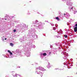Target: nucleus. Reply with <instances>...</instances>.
<instances>
[{
    "label": "nucleus",
    "instance_id": "9b49d317",
    "mask_svg": "<svg viewBox=\"0 0 77 77\" xmlns=\"http://www.w3.org/2000/svg\"><path fill=\"white\" fill-rule=\"evenodd\" d=\"M20 41L21 42H22L24 41V40H22V39H20Z\"/></svg>",
    "mask_w": 77,
    "mask_h": 77
},
{
    "label": "nucleus",
    "instance_id": "2eb2a0df",
    "mask_svg": "<svg viewBox=\"0 0 77 77\" xmlns=\"http://www.w3.org/2000/svg\"><path fill=\"white\" fill-rule=\"evenodd\" d=\"M13 76H15V77L17 76V74H16L15 75H13Z\"/></svg>",
    "mask_w": 77,
    "mask_h": 77
},
{
    "label": "nucleus",
    "instance_id": "aec40b11",
    "mask_svg": "<svg viewBox=\"0 0 77 77\" xmlns=\"http://www.w3.org/2000/svg\"><path fill=\"white\" fill-rule=\"evenodd\" d=\"M51 26H54V24H51Z\"/></svg>",
    "mask_w": 77,
    "mask_h": 77
},
{
    "label": "nucleus",
    "instance_id": "c756f323",
    "mask_svg": "<svg viewBox=\"0 0 77 77\" xmlns=\"http://www.w3.org/2000/svg\"><path fill=\"white\" fill-rule=\"evenodd\" d=\"M68 1V2H69V0H68V1Z\"/></svg>",
    "mask_w": 77,
    "mask_h": 77
},
{
    "label": "nucleus",
    "instance_id": "4be33fe9",
    "mask_svg": "<svg viewBox=\"0 0 77 77\" xmlns=\"http://www.w3.org/2000/svg\"><path fill=\"white\" fill-rule=\"evenodd\" d=\"M63 1V2H66V1L65 0H62Z\"/></svg>",
    "mask_w": 77,
    "mask_h": 77
},
{
    "label": "nucleus",
    "instance_id": "393cba45",
    "mask_svg": "<svg viewBox=\"0 0 77 77\" xmlns=\"http://www.w3.org/2000/svg\"><path fill=\"white\" fill-rule=\"evenodd\" d=\"M75 26H77V23L75 25Z\"/></svg>",
    "mask_w": 77,
    "mask_h": 77
},
{
    "label": "nucleus",
    "instance_id": "cd10ccee",
    "mask_svg": "<svg viewBox=\"0 0 77 77\" xmlns=\"http://www.w3.org/2000/svg\"><path fill=\"white\" fill-rule=\"evenodd\" d=\"M2 40H3V41H4V38H2Z\"/></svg>",
    "mask_w": 77,
    "mask_h": 77
},
{
    "label": "nucleus",
    "instance_id": "f8f14e48",
    "mask_svg": "<svg viewBox=\"0 0 77 77\" xmlns=\"http://www.w3.org/2000/svg\"><path fill=\"white\" fill-rule=\"evenodd\" d=\"M56 19L58 21H59V18L58 17H57Z\"/></svg>",
    "mask_w": 77,
    "mask_h": 77
},
{
    "label": "nucleus",
    "instance_id": "1a4fd4ad",
    "mask_svg": "<svg viewBox=\"0 0 77 77\" xmlns=\"http://www.w3.org/2000/svg\"><path fill=\"white\" fill-rule=\"evenodd\" d=\"M5 18H8V17H9V16L7 14L6 15V16H5Z\"/></svg>",
    "mask_w": 77,
    "mask_h": 77
},
{
    "label": "nucleus",
    "instance_id": "423d86ee",
    "mask_svg": "<svg viewBox=\"0 0 77 77\" xmlns=\"http://www.w3.org/2000/svg\"><path fill=\"white\" fill-rule=\"evenodd\" d=\"M10 56H11V57H13V56H11V55H12V53L10 52Z\"/></svg>",
    "mask_w": 77,
    "mask_h": 77
},
{
    "label": "nucleus",
    "instance_id": "7ed1b4c3",
    "mask_svg": "<svg viewBox=\"0 0 77 77\" xmlns=\"http://www.w3.org/2000/svg\"><path fill=\"white\" fill-rule=\"evenodd\" d=\"M64 16L65 17H66L68 19L70 17V15L68 13H66V14H64Z\"/></svg>",
    "mask_w": 77,
    "mask_h": 77
},
{
    "label": "nucleus",
    "instance_id": "a878e982",
    "mask_svg": "<svg viewBox=\"0 0 77 77\" xmlns=\"http://www.w3.org/2000/svg\"><path fill=\"white\" fill-rule=\"evenodd\" d=\"M5 20H7V19L6 18H5Z\"/></svg>",
    "mask_w": 77,
    "mask_h": 77
},
{
    "label": "nucleus",
    "instance_id": "20e7f679",
    "mask_svg": "<svg viewBox=\"0 0 77 77\" xmlns=\"http://www.w3.org/2000/svg\"><path fill=\"white\" fill-rule=\"evenodd\" d=\"M26 55L27 57H29L30 56V53L29 52L28 53H26Z\"/></svg>",
    "mask_w": 77,
    "mask_h": 77
},
{
    "label": "nucleus",
    "instance_id": "ddd939ff",
    "mask_svg": "<svg viewBox=\"0 0 77 77\" xmlns=\"http://www.w3.org/2000/svg\"><path fill=\"white\" fill-rule=\"evenodd\" d=\"M10 45L11 46H13V45H14V44H12V43H10Z\"/></svg>",
    "mask_w": 77,
    "mask_h": 77
},
{
    "label": "nucleus",
    "instance_id": "bb28decb",
    "mask_svg": "<svg viewBox=\"0 0 77 77\" xmlns=\"http://www.w3.org/2000/svg\"><path fill=\"white\" fill-rule=\"evenodd\" d=\"M5 40H6V39H7L6 38H5Z\"/></svg>",
    "mask_w": 77,
    "mask_h": 77
},
{
    "label": "nucleus",
    "instance_id": "2f4dec72",
    "mask_svg": "<svg viewBox=\"0 0 77 77\" xmlns=\"http://www.w3.org/2000/svg\"><path fill=\"white\" fill-rule=\"evenodd\" d=\"M76 74H77V72L76 73Z\"/></svg>",
    "mask_w": 77,
    "mask_h": 77
},
{
    "label": "nucleus",
    "instance_id": "473e14b6",
    "mask_svg": "<svg viewBox=\"0 0 77 77\" xmlns=\"http://www.w3.org/2000/svg\"><path fill=\"white\" fill-rule=\"evenodd\" d=\"M19 68H20V67H19Z\"/></svg>",
    "mask_w": 77,
    "mask_h": 77
},
{
    "label": "nucleus",
    "instance_id": "7c9ffc66",
    "mask_svg": "<svg viewBox=\"0 0 77 77\" xmlns=\"http://www.w3.org/2000/svg\"><path fill=\"white\" fill-rule=\"evenodd\" d=\"M51 54V52H49V54Z\"/></svg>",
    "mask_w": 77,
    "mask_h": 77
},
{
    "label": "nucleus",
    "instance_id": "9d476101",
    "mask_svg": "<svg viewBox=\"0 0 77 77\" xmlns=\"http://www.w3.org/2000/svg\"><path fill=\"white\" fill-rule=\"evenodd\" d=\"M43 56H46L47 54H46V53H43Z\"/></svg>",
    "mask_w": 77,
    "mask_h": 77
},
{
    "label": "nucleus",
    "instance_id": "f03ea898",
    "mask_svg": "<svg viewBox=\"0 0 77 77\" xmlns=\"http://www.w3.org/2000/svg\"><path fill=\"white\" fill-rule=\"evenodd\" d=\"M67 5H70V6L69 7V9H70V10H72V11H73L74 12H75L74 13V14H75V12H77V11L75 10V9H74V7H72L71 6V5H72V4L71 3H69V2H67Z\"/></svg>",
    "mask_w": 77,
    "mask_h": 77
},
{
    "label": "nucleus",
    "instance_id": "f3484780",
    "mask_svg": "<svg viewBox=\"0 0 77 77\" xmlns=\"http://www.w3.org/2000/svg\"><path fill=\"white\" fill-rule=\"evenodd\" d=\"M33 48H35V45H33Z\"/></svg>",
    "mask_w": 77,
    "mask_h": 77
},
{
    "label": "nucleus",
    "instance_id": "c85d7f7f",
    "mask_svg": "<svg viewBox=\"0 0 77 77\" xmlns=\"http://www.w3.org/2000/svg\"><path fill=\"white\" fill-rule=\"evenodd\" d=\"M51 47H52V46H50L51 48Z\"/></svg>",
    "mask_w": 77,
    "mask_h": 77
},
{
    "label": "nucleus",
    "instance_id": "6e6552de",
    "mask_svg": "<svg viewBox=\"0 0 77 77\" xmlns=\"http://www.w3.org/2000/svg\"><path fill=\"white\" fill-rule=\"evenodd\" d=\"M23 27H24V28H27V27H26V25H24Z\"/></svg>",
    "mask_w": 77,
    "mask_h": 77
},
{
    "label": "nucleus",
    "instance_id": "5701e85b",
    "mask_svg": "<svg viewBox=\"0 0 77 77\" xmlns=\"http://www.w3.org/2000/svg\"><path fill=\"white\" fill-rule=\"evenodd\" d=\"M19 75V76H20V77H21V75Z\"/></svg>",
    "mask_w": 77,
    "mask_h": 77
},
{
    "label": "nucleus",
    "instance_id": "6ab92c4d",
    "mask_svg": "<svg viewBox=\"0 0 77 77\" xmlns=\"http://www.w3.org/2000/svg\"><path fill=\"white\" fill-rule=\"evenodd\" d=\"M53 30H56V28L54 27V28H53Z\"/></svg>",
    "mask_w": 77,
    "mask_h": 77
},
{
    "label": "nucleus",
    "instance_id": "412c9836",
    "mask_svg": "<svg viewBox=\"0 0 77 77\" xmlns=\"http://www.w3.org/2000/svg\"><path fill=\"white\" fill-rule=\"evenodd\" d=\"M8 53H10L11 52V51H10L9 50H8Z\"/></svg>",
    "mask_w": 77,
    "mask_h": 77
},
{
    "label": "nucleus",
    "instance_id": "b1692460",
    "mask_svg": "<svg viewBox=\"0 0 77 77\" xmlns=\"http://www.w3.org/2000/svg\"><path fill=\"white\" fill-rule=\"evenodd\" d=\"M58 33H59L60 34V33H61L59 32H57Z\"/></svg>",
    "mask_w": 77,
    "mask_h": 77
},
{
    "label": "nucleus",
    "instance_id": "4468645a",
    "mask_svg": "<svg viewBox=\"0 0 77 77\" xmlns=\"http://www.w3.org/2000/svg\"><path fill=\"white\" fill-rule=\"evenodd\" d=\"M64 37H65L66 38L68 37V36L66 35H64Z\"/></svg>",
    "mask_w": 77,
    "mask_h": 77
},
{
    "label": "nucleus",
    "instance_id": "0eeeda50",
    "mask_svg": "<svg viewBox=\"0 0 77 77\" xmlns=\"http://www.w3.org/2000/svg\"><path fill=\"white\" fill-rule=\"evenodd\" d=\"M19 51H20V50L18 49H17L16 51V53H19Z\"/></svg>",
    "mask_w": 77,
    "mask_h": 77
},
{
    "label": "nucleus",
    "instance_id": "39448f33",
    "mask_svg": "<svg viewBox=\"0 0 77 77\" xmlns=\"http://www.w3.org/2000/svg\"><path fill=\"white\" fill-rule=\"evenodd\" d=\"M74 31L75 32H76L77 31V26L75 27L74 28Z\"/></svg>",
    "mask_w": 77,
    "mask_h": 77
},
{
    "label": "nucleus",
    "instance_id": "a211bd4d",
    "mask_svg": "<svg viewBox=\"0 0 77 77\" xmlns=\"http://www.w3.org/2000/svg\"><path fill=\"white\" fill-rule=\"evenodd\" d=\"M35 22L36 23H38V21L37 20H36L35 21Z\"/></svg>",
    "mask_w": 77,
    "mask_h": 77
},
{
    "label": "nucleus",
    "instance_id": "f257e3e1",
    "mask_svg": "<svg viewBox=\"0 0 77 77\" xmlns=\"http://www.w3.org/2000/svg\"><path fill=\"white\" fill-rule=\"evenodd\" d=\"M39 70H42V71H45V69L44 68L40 67H39L37 68H36V72H37V73L38 74H40L41 76H42V73L40 72Z\"/></svg>",
    "mask_w": 77,
    "mask_h": 77
},
{
    "label": "nucleus",
    "instance_id": "dca6fc26",
    "mask_svg": "<svg viewBox=\"0 0 77 77\" xmlns=\"http://www.w3.org/2000/svg\"><path fill=\"white\" fill-rule=\"evenodd\" d=\"M16 31V29H14V32H15Z\"/></svg>",
    "mask_w": 77,
    "mask_h": 77
}]
</instances>
